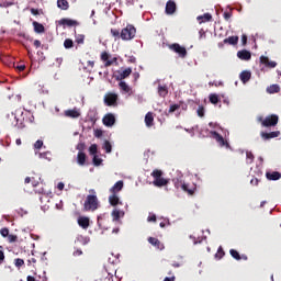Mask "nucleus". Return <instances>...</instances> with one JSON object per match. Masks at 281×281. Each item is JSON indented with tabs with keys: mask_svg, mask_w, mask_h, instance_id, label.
<instances>
[{
	"mask_svg": "<svg viewBox=\"0 0 281 281\" xmlns=\"http://www.w3.org/2000/svg\"><path fill=\"white\" fill-rule=\"evenodd\" d=\"M121 216H124V212H122V211H120L117 209L112 211V218H113V221H120Z\"/></svg>",
	"mask_w": 281,
	"mask_h": 281,
	"instance_id": "30",
	"label": "nucleus"
},
{
	"mask_svg": "<svg viewBox=\"0 0 281 281\" xmlns=\"http://www.w3.org/2000/svg\"><path fill=\"white\" fill-rule=\"evenodd\" d=\"M175 280H177V278H176L175 276H172V277H166V278L164 279V281H175Z\"/></svg>",
	"mask_w": 281,
	"mask_h": 281,
	"instance_id": "59",
	"label": "nucleus"
},
{
	"mask_svg": "<svg viewBox=\"0 0 281 281\" xmlns=\"http://www.w3.org/2000/svg\"><path fill=\"white\" fill-rule=\"evenodd\" d=\"M237 58H239V60H251V52L247 49L238 50Z\"/></svg>",
	"mask_w": 281,
	"mask_h": 281,
	"instance_id": "13",
	"label": "nucleus"
},
{
	"mask_svg": "<svg viewBox=\"0 0 281 281\" xmlns=\"http://www.w3.org/2000/svg\"><path fill=\"white\" fill-rule=\"evenodd\" d=\"M111 35L113 38H121L122 41H133L137 34V29L133 24H127L121 31L119 29H111Z\"/></svg>",
	"mask_w": 281,
	"mask_h": 281,
	"instance_id": "1",
	"label": "nucleus"
},
{
	"mask_svg": "<svg viewBox=\"0 0 281 281\" xmlns=\"http://www.w3.org/2000/svg\"><path fill=\"white\" fill-rule=\"evenodd\" d=\"M34 148L36 150H41L43 148V140H41V139L36 140L34 144Z\"/></svg>",
	"mask_w": 281,
	"mask_h": 281,
	"instance_id": "46",
	"label": "nucleus"
},
{
	"mask_svg": "<svg viewBox=\"0 0 281 281\" xmlns=\"http://www.w3.org/2000/svg\"><path fill=\"white\" fill-rule=\"evenodd\" d=\"M109 203L110 205H112L113 207H115V205H120V198L117 196L116 193H112L109 196Z\"/></svg>",
	"mask_w": 281,
	"mask_h": 281,
	"instance_id": "22",
	"label": "nucleus"
},
{
	"mask_svg": "<svg viewBox=\"0 0 281 281\" xmlns=\"http://www.w3.org/2000/svg\"><path fill=\"white\" fill-rule=\"evenodd\" d=\"M158 94L160 95V98H166V95H168V86H158Z\"/></svg>",
	"mask_w": 281,
	"mask_h": 281,
	"instance_id": "28",
	"label": "nucleus"
},
{
	"mask_svg": "<svg viewBox=\"0 0 281 281\" xmlns=\"http://www.w3.org/2000/svg\"><path fill=\"white\" fill-rule=\"evenodd\" d=\"M85 148H86L85 143H79V144L77 145V150H79V153H82V150H85Z\"/></svg>",
	"mask_w": 281,
	"mask_h": 281,
	"instance_id": "51",
	"label": "nucleus"
},
{
	"mask_svg": "<svg viewBox=\"0 0 281 281\" xmlns=\"http://www.w3.org/2000/svg\"><path fill=\"white\" fill-rule=\"evenodd\" d=\"M92 194L87 195L83 209L86 212H95L100 207V202L98 201V195H95V190H90Z\"/></svg>",
	"mask_w": 281,
	"mask_h": 281,
	"instance_id": "2",
	"label": "nucleus"
},
{
	"mask_svg": "<svg viewBox=\"0 0 281 281\" xmlns=\"http://www.w3.org/2000/svg\"><path fill=\"white\" fill-rule=\"evenodd\" d=\"M59 25H67V27H74L78 25V21L64 18L59 21Z\"/></svg>",
	"mask_w": 281,
	"mask_h": 281,
	"instance_id": "17",
	"label": "nucleus"
},
{
	"mask_svg": "<svg viewBox=\"0 0 281 281\" xmlns=\"http://www.w3.org/2000/svg\"><path fill=\"white\" fill-rule=\"evenodd\" d=\"M223 256H225V250H223V246H220L217 252L215 254V258H217V260H221Z\"/></svg>",
	"mask_w": 281,
	"mask_h": 281,
	"instance_id": "39",
	"label": "nucleus"
},
{
	"mask_svg": "<svg viewBox=\"0 0 281 281\" xmlns=\"http://www.w3.org/2000/svg\"><path fill=\"white\" fill-rule=\"evenodd\" d=\"M74 256H82V250L80 249L75 250Z\"/></svg>",
	"mask_w": 281,
	"mask_h": 281,
	"instance_id": "61",
	"label": "nucleus"
},
{
	"mask_svg": "<svg viewBox=\"0 0 281 281\" xmlns=\"http://www.w3.org/2000/svg\"><path fill=\"white\" fill-rule=\"evenodd\" d=\"M211 135L213 137V139H215V142H217V144L223 147L225 146L226 148H229V143H227V140H225V138L223 137V135L218 134L217 132L212 131Z\"/></svg>",
	"mask_w": 281,
	"mask_h": 281,
	"instance_id": "7",
	"label": "nucleus"
},
{
	"mask_svg": "<svg viewBox=\"0 0 281 281\" xmlns=\"http://www.w3.org/2000/svg\"><path fill=\"white\" fill-rule=\"evenodd\" d=\"M169 49L178 54L180 58H186L188 56V49H186V47L180 46L177 43L169 45Z\"/></svg>",
	"mask_w": 281,
	"mask_h": 281,
	"instance_id": "6",
	"label": "nucleus"
},
{
	"mask_svg": "<svg viewBox=\"0 0 281 281\" xmlns=\"http://www.w3.org/2000/svg\"><path fill=\"white\" fill-rule=\"evenodd\" d=\"M151 177L154 179L153 186H155V188H164L165 186L170 183V180L162 178L164 171H161L159 169H154L151 172Z\"/></svg>",
	"mask_w": 281,
	"mask_h": 281,
	"instance_id": "3",
	"label": "nucleus"
},
{
	"mask_svg": "<svg viewBox=\"0 0 281 281\" xmlns=\"http://www.w3.org/2000/svg\"><path fill=\"white\" fill-rule=\"evenodd\" d=\"M18 238L19 237L16 235H8L9 243H16Z\"/></svg>",
	"mask_w": 281,
	"mask_h": 281,
	"instance_id": "49",
	"label": "nucleus"
},
{
	"mask_svg": "<svg viewBox=\"0 0 281 281\" xmlns=\"http://www.w3.org/2000/svg\"><path fill=\"white\" fill-rule=\"evenodd\" d=\"M0 234L3 238H8V236H10V229H8V227L1 228Z\"/></svg>",
	"mask_w": 281,
	"mask_h": 281,
	"instance_id": "44",
	"label": "nucleus"
},
{
	"mask_svg": "<svg viewBox=\"0 0 281 281\" xmlns=\"http://www.w3.org/2000/svg\"><path fill=\"white\" fill-rule=\"evenodd\" d=\"M119 87L123 93H131V87L127 86L126 81H121Z\"/></svg>",
	"mask_w": 281,
	"mask_h": 281,
	"instance_id": "31",
	"label": "nucleus"
},
{
	"mask_svg": "<svg viewBox=\"0 0 281 281\" xmlns=\"http://www.w3.org/2000/svg\"><path fill=\"white\" fill-rule=\"evenodd\" d=\"M122 188H124V181L119 180L111 189L110 192L112 194H116V192H122Z\"/></svg>",
	"mask_w": 281,
	"mask_h": 281,
	"instance_id": "18",
	"label": "nucleus"
},
{
	"mask_svg": "<svg viewBox=\"0 0 281 281\" xmlns=\"http://www.w3.org/2000/svg\"><path fill=\"white\" fill-rule=\"evenodd\" d=\"M199 23H207L212 21V14L210 13H204L203 15H199L198 18Z\"/></svg>",
	"mask_w": 281,
	"mask_h": 281,
	"instance_id": "25",
	"label": "nucleus"
},
{
	"mask_svg": "<svg viewBox=\"0 0 281 281\" xmlns=\"http://www.w3.org/2000/svg\"><path fill=\"white\" fill-rule=\"evenodd\" d=\"M64 47H65V49H71V47H74V40L66 38L64 41Z\"/></svg>",
	"mask_w": 281,
	"mask_h": 281,
	"instance_id": "37",
	"label": "nucleus"
},
{
	"mask_svg": "<svg viewBox=\"0 0 281 281\" xmlns=\"http://www.w3.org/2000/svg\"><path fill=\"white\" fill-rule=\"evenodd\" d=\"M36 265V258H31L27 260V265Z\"/></svg>",
	"mask_w": 281,
	"mask_h": 281,
	"instance_id": "60",
	"label": "nucleus"
},
{
	"mask_svg": "<svg viewBox=\"0 0 281 281\" xmlns=\"http://www.w3.org/2000/svg\"><path fill=\"white\" fill-rule=\"evenodd\" d=\"M224 19H225V21H229L232 19V13L225 12L224 13Z\"/></svg>",
	"mask_w": 281,
	"mask_h": 281,
	"instance_id": "54",
	"label": "nucleus"
},
{
	"mask_svg": "<svg viewBox=\"0 0 281 281\" xmlns=\"http://www.w3.org/2000/svg\"><path fill=\"white\" fill-rule=\"evenodd\" d=\"M33 45H34V47H36V49H38V47H41V41L35 40Z\"/></svg>",
	"mask_w": 281,
	"mask_h": 281,
	"instance_id": "58",
	"label": "nucleus"
},
{
	"mask_svg": "<svg viewBox=\"0 0 281 281\" xmlns=\"http://www.w3.org/2000/svg\"><path fill=\"white\" fill-rule=\"evenodd\" d=\"M179 109H181V105L179 104H172L169 108V113H175V111H179Z\"/></svg>",
	"mask_w": 281,
	"mask_h": 281,
	"instance_id": "45",
	"label": "nucleus"
},
{
	"mask_svg": "<svg viewBox=\"0 0 281 281\" xmlns=\"http://www.w3.org/2000/svg\"><path fill=\"white\" fill-rule=\"evenodd\" d=\"M31 14H33L34 16H38V14H40L38 9L32 8L31 9Z\"/></svg>",
	"mask_w": 281,
	"mask_h": 281,
	"instance_id": "55",
	"label": "nucleus"
},
{
	"mask_svg": "<svg viewBox=\"0 0 281 281\" xmlns=\"http://www.w3.org/2000/svg\"><path fill=\"white\" fill-rule=\"evenodd\" d=\"M239 79L241 80L243 85H247L249 80H251V71L249 70H244L239 75Z\"/></svg>",
	"mask_w": 281,
	"mask_h": 281,
	"instance_id": "16",
	"label": "nucleus"
},
{
	"mask_svg": "<svg viewBox=\"0 0 281 281\" xmlns=\"http://www.w3.org/2000/svg\"><path fill=\"white\" fill-rule=\"evenodd\" d=\"M57 8L59 10H69V2L67 0H57Z\"/></svg>",
	"mask_w": 281,
	"mask_h": 281,
	"instance_id": "29",
	"label": "nucleus"
},
{
	"mask_svg": "<svg viewBox=\"0 0 281 281\" xmlns=\"http://www.w3.org/2000/svg\"><path fill=\"white\" fill-rule=\"evenodd\" d=\"M266 177L269 181H278L281 179V173L278 171L267 172Z\"/></svg>",
	"mask_w": 281,
	"mask_h": 281,
	"instance_id": "20",
	"label": "nucleus"
},
{
	"mask_svg": "<svg viewBox=\"0 0 281 281\" xmlns=\"http://www.w3.org/2000/svg\"><path fill=\"white\" fill-rule=\"evenodd\" d=\"M117 100L120 97L115 92H108L103 98L105 106H117Z\"/></svg>",
	"mask_w": 281,
	"mask_h": 281,
	"instance_id": "5",
	"label": "nucleus"
},
{
	"mask_svg": "<svg viewBox=\"0 0 281 281\" xmlns=\"http://www.w3.org/2000/svg\"><path fill=\"white\" fill-rule=\"evenodd\" d=\"M131 74H133V69L126 68L123 71H121V74L119 75L116 80H124L125 78H128V76H131Z\"/></svg>",
	"mask_w": 281,
	"mask_h": 281,
	"instance_id": "24",
	"label": "nucleus"
},
{
	"mask_svg": "<svg viewBox=\"0 0 281 281\" xmlns=\"http://www.w3.org/2000/svg\"><path fill=\"white\" fill-rule=\"evenodd\" d=\"M250 184H251V186H258V178H252V179L250 180Z\"/></svg>",
	"mask_w": 281,
	"mask_h": 281,
	"instance_id": "57",
	"label": "nucleus"
},
{
	"mask_svg": "<svg viewBox=\"0 0 281 281\" xmlns=\"http://www.w3.org/2000/svg\"><path fill=\"white\" fill-rule=\"evenodd\" d=\"M172 181H173V186H175V188H177V190H179V188L182 189L183 184L186 183V182H183V180H181L179 178H173Z\"/></svg>",
	"mask_w": 281,
	"mask_h": 281,
	"instance_id": "34",
	"label": "nucleus"
},
{
	"mask_svg": "<svg viewBox=\"0 0 281 281\" xmlns=\"http://www.w3.org/2000/svg\"><path fill=\"white\" fill-rule=\"evenodd\" d=\"M255 159H256V156H254V153L246 151V161H247V164H254Z\"/></svg>",
	"mask_w": 281,
	"mask_h": 281,
	"instance_id": "35",
	"label": "nucleus"
},
{
	"mask_svg": "<svg viewBox=\"0 0 281 281\" xmlns=\"http://www.w3.org/2000/svg\"><path fill=\"white\" fill-rule=\"evenodd\" d=\"M3 260H5V254L3 252V250H0V265L1 262H3Z\"/></svg>",
	"mask_w": 281,
	"mask_h": 281,
	"instance_id": "56",
	"label": "nucleus"
},
{
	"mask_svg": "<svg viewBox=\"0 0 281 281\" xmlns=\"http://www.w3.org/2000/svg\"><path fill=\"white\" fill-rule=\"evenodd\" d=\"M241 43L243 45H247V35L241 36Z\"/></svg>",
	"mask_w": 281,
	"mask_h": 281,
	"instance_id": "62",
	"label": "nucleus"
},
{
	"mask_svg": "<svg viewBox=\"0 0 281 281\" xmlns=\"http://www.w3.org/2000/svg\"><path fill=\"white\" fill-rule=\"evenodd\" d=\"M148 223H155L157 222V215L153 214V215H149L148 218H147Z\"/></svg>",
	"mask_w": 281,
	"mask_h": 281,
	"instance_id": "50",
	"label": "nucleus"
},
{
	"mask_svg": "<svg viewBox=\"0 0 281 281\" xmlns=\"http://www.w3.org/2000/svg\"><path fill=\"white\" fill-rule=\"evenodd\" d=\"M268 93H280V86L278 85H272L267 88Z\"/></svg>",
	"mask_w": 281,
	"mask_h": 281,
	"instance_id": "33",
	"label": "nucleus"
},
{
	"mask_svg": "<svg viewBox=\"0 0 281 281\" xmlns=\"http://www.w3.org/2000/svg\"><path fill=\"white\" fill-rule=\"evenodd\" d=\"M92 164H93V166H101L102 165V158H100L98 155H94L93 159H92Z\"/></svg>",
	"mask_w": 281,
	"mask_h": 281,
	"instance_id": "43",
	"label": "nucleus"
},
{
	"mask_svg": "<svg viewBox=\"0 0 281 281\" xmlns=\"http://www.w3.org/2000/svg\"><path fill=\"white\" fill-rule=\"evenodd\" d=\"M14 265H15L16 269H20L21 267H23V265H25V260H23L21 258H16V259H14Z\"/></svg>",
	"mask_w": 281,
	"mask_h": 281,
	"instance_id": "42",
	"label": "nucleus"
},
{
	"mask_svg": "<svg viewBox=\"0 0 281 281\" xmlns=\"http://www.w3.org/2000/svg\"><path fill=\"white\" fill-rule=\"evenodd\" d=\"M76 43L78 45L85 44V35H78L77 38H76Z\"/></svg>",
	"mask_w": 281,
	"mask_h": 281,
	"instance_id": "47",
	"label": "nucleus"
},
{
	"mask_svg": "<svg viewBox=\"0 0 281 281\" xmlns=\"http://www.w3.org/2000/svg\"><path fill=\"white\" fill-rule=\"evenodd\" d=\"M16 69L19 71H25V65L24 64H20V65L16 66Z\"/></svg>",
	"mask_w": 281,
	"mask_h": 281,
	"instance_id": "53",
	"label": "nucleus"
},
{
	"mask_svg": "<svg viewBox=\"0 0 281 281\" xmlns=\"http://www.w3.org/2000/svg\"><path fill=\"white\" fill-rule=\"evenodd\" d=\"M101 135H102V131L97 130V131L94 132V136H95V137H100Z\"/></svg>",
	"mask_w": 281,
	"mask_h": 281,
	"instance_id": "63",
	"label": "nucleus"
},
{
	"mask_svg": "<svg viewBox=\"0 0 281 281\" xmlns=\"http://www.w3.org/2000/svg\"><path fill=\"white\" fill-rule=\"evenodd\" d=\"M78 225H79V227H82V229H88L89 228V217L80 216L78 218Z\"/></svg>",
	"mask_w": 281,
	"mask_h": 281,
	"instance_id": "19",
	"label": "nucleus"
},
{
	"mask_svg": "<svg viewBox=\"0 0 281 281\" xmlns=\"http://www.w3.org/2000/svg\"><path fill=\"white\" fill-rule=\"evenodd\" d=\"M225 45H238V36H229L223 41Z\"/></svg>",
	"mask_w": 281,
	"mask_h": 281,
	"instance_id": "27",
	"label": "nucleus"
},
{
	"mask_svg": "<svg viewBox=\"0 0 281 281\" xmlns=\"http://www.w3.org/2000/svg\"><path fill=\"white\" fill-rule=\"evenodd\" d=\"M165 12L166 14H175L177 12V3L172 0L167 1Z\"/></svg>",
	"mask_w": 281,
	"mask_h": 281,
	"instance_id": "9",
	"label": "nucleus"
},
{
	"mask_svg": "<svg viewBox=\"0 0 281 281\" xmlns=\"http://www.w3.org/2000/svg\"><path fill=\"white\" fill-rule=\"evenodd\" d=\"M109 58H110L109 53L103 52L101 54V60H103V63H105V67H111V65H113V63L117 61V58H115V57L113 59H109Z\"/></svg>",
	"mask_w": 281,
	"mask_h": 281,
	"instance_id": "10",
	"label": "nucleus"
},
{
	"mask_svg": "<svg viewBox=\"0 0 281 281\" xmlns=\"http://www.w3.org/2000/svg\"><path fill=\"white\" fill-rule=\"evenodd\" d=\"M103 150H105V153H111L113 150V146L111 145V142L105 140L103 143Z\"/></svg>",
	"mask_w": 281,
	"mask_h": 281,
	"instance_id": "36",
	"label": "nucleus"
},
{
	"mask_svg": "<svg viewBox=\"0 0 281 281\" xmlns=\"http://www.w3.org/2000/svg\"><path fill=\"white\" fill-rule=\"evenodd\" d=\"M198 115H199V117H204L205 116V109L203 106H200L198 109Z\"/></svg>",
	"mask_w": 281,
	"mask_h": 281,
	"instance_id": "48",
	"label": "nucleus"
},
{
	"mask_svg": "<svg viewBox=\"0 0 281 281\" xmlns=\"http://www.w3.org/2000/svg\"><path fill=\"white\" fill-rule=\"evenodd\" d=\"M279 120H280V117L276 114H271L266 117L259 116L257 119V121L260 122V124H261V126H263V128H271V126H278Z\"/></svg>",
	"mask_w": 281,
	"mask_h": 281,
	"instance_id": "4",
	"label": "nucleus"
},
{
	"mask_svg": "<svg viewBox=\"0 0 281 281\" xmlns=\"http://www.w3.org/2000/svg\"><path fill=\"white\" fill-rule=\"evenodd\" d=\"M260 137L263 138L265 142L269 139H276V137H280V131L276 132H260Z\"/></svg>",
	"mask_w": 281,
	"mask_h": 281,
	"instance_id": "8",
	"label": "nucleus"
},
{
	"mask_svg": "<svg viewBox=\"0 0 281 281\" xmlns=\"http://www.w3.org/2000/svg\"><path fill=\"white\" fill-rule=\"evenodd\" d=\"M33 27L36 34H43L45 32V26L36 21L33 22Z\"/></svg>",
	"mask_w": 281,
	"mask_h": 281,
	"instance_id": "26",
	"label": "nucleus"
},
{
	"mask_svg": "<svg viewBox=\"0 0 281 281\" xmlns=\"http://www.w3.org/2000/svg\"><path fill=\"white\" fill-rule=\"evenodd\" d=\"M148 243H149V245H153V247H156V249H159L160 251H162V249H165L164 244H161L158 238L149 237Z\"/></svg>",
	"mask_w": 281,
	"mask_h": 281,
	"instance_id": "15",
	"label": "nucleus"
},
{
	"mask_svg": "<svg viewBox=\"0 0 281 281\" xmlns=\"http://www.w3.org/2000/svg\"><path fill=\"white\" fill-rule=\"evenodd\" d=\"M102 122L104 126H113L115 124V115L108 113L103 116Z\"/></svg>",
	"mask_w": 281,
	"mask_h": 281,
	"instance_id": "11",
	"label": "nucleus"
},
{
	"mask_svg": "<svg viewBox=\"0 0 281 281\" xmlns=\"http://www.w3.org/2000/svg\"><path fill=\"white\" fill-rule=\"evenodd\" d=\"M260 63H261V65H265V67H268L269 69H273L278 65L276 61H270L269 57H267V56H261Z\"/></svg>",
	"mask_w": 281,
	"mask_h": 281,
	"instance_id": "14",
	"label": "nucleus"
},
{
	"mask_svg": "<svg viewBox=\"0 0 281 281\" xmlns=\"http://www.w3.org/2000/svg\"><path fill=\"white\" fill-rule=\"evenodd\" d=\"M182 190L184 191V192H188V194H194V188L193 189H190V184H188V183H183V186H182Z\"/></svg>",
	"mask_w": 281,
	"mask_h": 281,
	"instance_id": "40",
	"label": "nucleus"
},
{
	"mask_svg": "<svg viewBox=\"0 0 281 281\" xmlns=\"http://www.w3.org/2000/svg\"><path fill=\"white\" fill-rule=\"evenodd\" d=\"M229 254H231L232 258H234L235 260H241V257H240V254L238 252V250L231 249Z\"/></svg>",
	"mask_w": 281,
	"mask_h": 281,
	"instance_id": "38",
	"label": "nucleus"
},
{
	"mask_svg": "<svg viewBox=\"0 0 281 281\" xmlns=\"http://www.w3.org/2000/svg\"><path fill=\"white\" fill-rule=\"evenodd\" d=\"M77 162L80 166H85V164H87V154H85L83 151H79L77 155Z\"/></svg>",
	"mask_w": 281,
	"mask_h": 281,
	"instance_id": "23",
	"label": "nucleus"
},
{
	"mask_svg": "<svg viewBox=\"0 0 281 281\" xmlns=\"http://www.w3.org/2000/svg\"><path fill=\"white\" fill-rule=\"evenodd\" d=\"M26 281H36V278L32 277V276H27L26 277Z\"/></svg>",
	"mask_w": 281,
	"mask_h": 281,
	"instance_id": "64",
	"label": "nucleus"
},
{
	"mask_svg": "<svg viewBox=\"0 0 281 281\" xmlns=\"http://www.w3.org/2000/svg\"><path fill=\"white\" fill-rule=\"evenodd\" d=\"M87 67H90V69H93V67H95V61H93V60H88V61H87Z\"/></svg>",
	"mask_w": 281,
	"mask_h": 281,
	"instance_id": "52",
	"label": "nucleus"
},
{
	"mask_svg": "<svg viewBox=\"0 0 281 281\" xmlns=\"http://www.w3.org/2000/svg\"><path fill=\"white\" fill-rule=\"evenodd\" d=\"M209 100H210L211 104H218V102H221V99L218 98V94H216V93H211L209 95Z\"/></svg>",
	"mask_w": 281,
	"mask_h": 281,
	"instance_id": "32",
	"label": "nucleus"
},
{
	"mask_svg": "<svg viewBox=\"0 0 281 281\" xmlns=\"http://www.w3.org/2000/svg\"><path fill=\"white\" fill-rule=\"evenodd\" d=\"M89 154L90 155H98V145L97 144H92L90 147H89Z\"/></svg>",
	"mask_w": 281,
	"mask_h": 281,
	"instance_id": "41",
	"label": "nucleus"
},
{
	"mask_svg": "<svg viewBox=\"0 0 281 281\" xmlns=\"http://www.w3.org/2000/svg\"><path fill=\"white\" fill-rule=\"evenodd\" d=\"M65 117H70L71 120H76L78 117H80V112L78 111V109H72V110H66L64 112Z\"/></svg>",
	"mask_w": 281,
	"mask_h": 281,
	"instance_id": "12",
	"label": "nucleus"
},
{
	"mask_svg": "<svg viewBox=\"0 0 281 281\" xmlns=\"http://www.w3.org/2000/svg\"><path fill=\"white\" fill-rule=\"evenodd\" d=\"M154 122H155V116L153 115V112H148L145 115V124L147 128H150L154 125Z\"/></svg>",
	"mask_w": 281,
	"mask_h": 281,
	"instance_id": "21",
	"label": "nucleus"
}]
</instances>
